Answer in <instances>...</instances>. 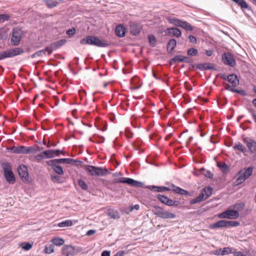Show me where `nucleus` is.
Returning a JSON list of instances; mask_svg holds the SVG:
<instances>
[{
    "label": "nucleus",
    "mask_w": 256,
    "mask_h": 256,
    "mask_svg": "<svg viewBox=\"0 0 256 256\" xmlns=\"http://www.w3.org/2000/svg\"><path fill=\"white\" fill-rule=\"evenodd\" d=\"M81 44L94 45L98 47L106 48L110 46V44L106 40H102L97 36H88L80 40Z\"/></svg>",
    "instance_id": "obj_1"
},
{
    "label": "nucleus",
    "mask_w": 256,
    "mask_h": 256,
    "mask_svg": "<svg viewBox=\"0 0 256 256\" xmlns=\"http://www.w3.org/2000/svg\"><path fill=\"white\" fill-rule=\"evenodd\" d=\"M1 166L4 171V175L6 182L13 184L16 182L15 176L12 170V166L8 162H1Z\"/></svg>",
    "instance_id": "obj_2"
},
{
    "label": "nucleus",
    "mask_w": 256,
    "mask_h": 256,
    "mask_svg": "<svg viewBox=\"0 0 256 256\" xmlns=\"http://www.w3.org/2000/svg\"><path fill=\"white\" fill-rule=\"evenodd\" d=\"M64 152L60 150H48L34 156V158L38 162L42 159L50 158L55 156H58L60 154H64Z\"/></svg>",
    "instance_id": "obj_3"
},
{
    "label": "nucleus",
    "mask_w": 256,
    "mask_h": 256,
    "mask_svg": "<svg viewBox=\"0 0 256 256\" xmlns=\"http://www.w3.org/2000/svg\"><path fill=\"white\" fill-rule=\"evenodd\" d=\"M84 166L86 170L92 176H104L108 174L106 168L90 165H84Z\"/></svg>",
    "instance_id": "obj_4"
},
{
    "label": "nucleus",
    "mask_w": 256,
    "mask_h": 256,
    "mask_svg": "<svg viewBox=\"0 0 256 256\" xmlns=\"http://www.w3.org/2000/svg\"><path fill=\"white\" fill-rule=\"evenodd\" d=\"M152 212L157 216L164 219L174 218L176 217L175 214L170 212L157 206H154Z\"/></svg>",
    "instance_id": "obj_5"
},
{
    "label": "nucleus",
    "mask_w": 256,
    "mask_h": 256,
    "mask_svg": "<svg viewBox=\"0 0 256 256\" xmlns=\"http://www.w3.org/2000/svg\"><path fill=\"white\" fill-rule=\"evenodd\" d=\"M24 52L23 49L20 48H16L2 51L0 52V60L20 54L24 53Z\"/></svg>",
    "instance_id": "obj_6"
},
{
    "label": "nucleus",
    "mask_w": 256,
    "mask_h": 256,
    "mask_svg": "<svg viewBox=\"0 0 256 256\" xmlns=\"http://www.w3.org/2000/svg\"><path fill=\"white\" fill-rule=\"evenodd\" d=\"M18 176L21 180L26 184L31 182V178L29 176L28 167L24 164H20L17 168Z\"/></svg>",
    "instance_id": "obj_7"
},
{
    "label": "nucleus",
    "mask_w": 256,
    "mask_h": 256,
    "mask_svg": "<svg viewBox=\"0 0 256 256\" xmlns=\"http://www.w3.org/2000/svg\"><path fill=\"white\" fill-rule=\"evenodd\" d=\"M112 183L127 184L130 186L137 188H142L144 186L143 183L142 182L136 180L131 178L124 177L120 178H116L113 180Z\"/></svg>",
    "instance_id": "obj_8"
},
{
    "label": "nucleus",
    "mask_w": 256,
    "mask_h": 256,
    "mask_svg": "<svg viewBox=\"0 0 256 256\" xmlns=\"http://www.w3.org/2000/svg\"><path fill=\"white\" fill-rule=\"evenodd\" d=\"M168 20L170 24L176 26L181 27L186 30L192 31L194 30L193 27L186 21H182L174 18H170Z\"/></svg>",
    "instance_id": "obj_9"
},
{
    "label": "nucleus",
    "mask_w": 256,
    "mask_h": 256,
    "mask_svg": "<svg viewBox=\"0 0 256 256\" xmlns=\"http://www.w3.org/2000/svg\"><path fill=\"white\" fill-rule=\"evenodd\" d=\"M22 32L20 28H14L11 38L12 44L14 46L19 45L22 40Z\"/></svg>",
    "instance_id": "obj_10"
},
{
    "label": "nucleus",
    "mask_w": 256,
    "mask_h": 256,
    "mask_svg": "<svg viewBox=\"0 0 256 256\" xmlns=\"http://www.w3.org/2000/svg\"><path fill=\"white\" fill-rule=\"evenodd\" d=\"M76 162L81 164V163H82V162L77 160H74L72 158H62L52 160H50L49 161H47L46 162L47 164H51L52 163H56V164H62V163H66L67 164H75Z\"/></svg>",
    "instance_id": "obj_11"
},
{
    "label": "nucleus",
    "mask_w": 256,
    "mask_h": 256,
    "mask_svg": "<svg viewBox=\"0 0 256 256\" xmlns=\"http://www.w3.org/2000/svg\"><path fill=\"white\" fill-rule=\"evenodd\" d=\"M222 60L224 64L231 67H234L236 64V60L233 56L229 52L224 53L222 55Z\"/></svg>",
    "instance_id": "obj_12"
},
{
    "label": "nucleus",
    "mask_w": 256,
    "mask_h": 256,
    "mask_svg": "<svg viewBox=\"0 0 256 256\" xmlns=\"http://www.w3.org/2000/svg\"><path fill=\"white\" fill-rule=\"evenodd\" d=\"M74 248L70 245L64 246L62 249V256H74Z\"/></svg>",
    "instance_id": "obj_13"
},
{
    "label": "nucleus",
    "mask_w": 256,
    "mask_h": 256,
    "mask_svg": "<svg viewBox=\"0 0 256 256\" xmlns=\"http://www.w3.org/2000/svg\"><path fill=\"white\" fill-rule=\"evenodd\" d=\"M196 67L201 70H216V68L214 64L212 63L200 64H196Z\"/></svg>",
    "instance_id": "obj_14"
},
{
    "label": "nucleus",
    "mask_w": 256,
    "mask_h": 256,
    "mask_svg": "<svg viewBox=\"0 0 256 256\" xmlns=\"http://www.w3.org/2000/svg\"><path fill=\"white\" fill-rule=\"evenodd\" d=\"M244 142L246 144V146L252 153L256 154V142L252 140H244Z\"/></svg>",
    "instance_id": "obj_15"
},
{
    "label": "nucleus",
    "mask_w": 256,
    "mask_h": 256,
    "mask_svg": "<svg viewBox=\"0 0 256 256\" xmlns=\"http://www.w3.org/2000/svg\"><path fill=\"white\" fill-rule=\"evenodd\" d=\"M227 80L232 84L234 87H236L239 84V80L236 74H230L226 77Z\"/></svg>",
    "instance_id": "obj_16"
},
{
    "label": "nucleus",
    "mask_w": 256,
    "mask_h": 256,
    "mask_svg": "<svg viewBox=\"0 0 256 256\" xmlns=\"http://www.w3.org/2000/svg\"><path fill=\"white\" fill-rule=\"evenodd\" d=\"M130 32L132 35L136 36L140 34L141 30V26L134 22H132L130 24Z\"/></svg>",
    "instance_id": "obj_17"
},
{
    "label": "nucleus",
    "mask_w": 256,
    "mask_h": 256,
    "mask_svg": "<svg viewBox=\"0 0 256 256\" xmlns=\"http://www.w3.org/2000/svg\"><path fill=\"white\" fill-rule=\"evenodd\" d=\"M66 42V40L65 39H62L60 40L56 41L52 43L50 46H49L50 50H56L62 46H64Z\"/></svg>",
    "instance_id": "obj_18"
},
{
    "label": "nucleus",
    "mask_w": 256,
    "mask_h": 256,
    "mask_svg": "<svg viewBox=\"0 0 256 256\" xmlns=\"http://www.w3.org/2000/svg\"><path fill=\"white\" fill-rule=\"evenodd\" d=\"M252 170L253 167L250 166L247 168L244 169L240 171L238 173V174H241L243 178H244L246 180H247L252 174Z\"/></svg>",
    "instance_id": "obj_19"
},
{
    "label": "nucleus",
    "mask_w": 256,
    "mask_h": 256,
    "mask_svg": "<svg viewBox=\"0 0 256 256\" xmlns=\"http://www.w3.org/2000/svg\"><path fill=\"white\" fill-rule=\"evenodd\" d=\"M12 152L14 154H26V146H14L12 147Z\"/></svg>",
    "instance_id": "obj_20"
},
{
    "label": "nucleus",
    "mask_w": 256,
    "mask_h": 256,
    "mask_svg": "<svg viewBox=\"0 0 256 256\" xmlns=\"http://www.w3.org/2000/svg\"><path fill=\"white\" fill-rule=\"evenodd\" d=\"M167 32L170 36H176L177 38L180 37L182 35L181 31L176 28H172L167 29Z\"/></svg>",
    "instance_id": "obj_21"
},
{
    "label": "nucleus",
    "mask_w": 256,
    "mask_h": 256,
    "mask_svg": "<svg viewBox=\"0 0 256 256\" xmlns=\"http://www.w3.org/2000/svg\"><path fill=\"white\" fill-rule=\"evenodd\" d=\"M126 28L122 25L116 26L115 30L116 34L120 38L124 36L126 34Z\"/></svg>",
    "instance_id": "obj_22"
},
{
    "label": "nucleus",
    "mask_w": 256,
    "mask_h": 256,
    "mask_svg": "<svg viewBox=\"0 0 256 256\" xmlns=\"http://www.w3.org/2000/svg\"><path fill=\"white\" fill-rule=\"evenodd\" d=\"M210 228H227V224L226 220H221L217 222L216 223H214L210 226Z\"/></svg>",
    "instance_id": "obj_23"
},
{
    "label": "nucleus",
    "mask_w": 256,
    "mask_h": 256,
    "mask_svg": "<svg viewBox=\"0 0 256 256\" xmlns=\"http://www.w3.org/2000/svg\"><path fill=\"white\" fill-rule=\"evenodd\" d=\"M148 188L152 191L156 192H164V191H168L170 190V188L164 186H150L148 187Z\"/></svg>",
    "instance_id": "obj_24"
},
{
    "label": "nucleus",
    "mask_w": 256,
    "mask_h": 256,
    "mask_svg": "<svg viewBox=\"0 0 256 256\" xmlns=\"http://www.w3.org/2000/svg\"><path fill=\"white\" fill-rule=\"evenodd\" d=\"M206 199H207V198L206 197L204 194L203 191L202 190L198 196L190 201V204H195L198 202H202Z\"/></svg>",
    "instance_id": "obj_25"
},
{
    "label": "nucleus",
    "mask_w": 256,
    "mask_h": 256,
    "mask_svg": "<svg viewBox=\"0 0 256 256\" xmlns=\"http://www.w3.org/2000/svg\"><path fill=\"white\" fill-rule=\"evenodd\" d=\"M107 214L112 218L118 219L120 218V214L118 210L109 209L106 212Z\"/></svg>",
    "instance_id": "obj_26"
},
{
    "label": "nucleus",
    "mask_w": 256,
    "mask_h": 256,
    "mask_svg": "<svg viewBox=\"0 0 256 256\" xmlns=\"http://www.w3.org/2000/svg\"><path fill=\"white\" fill-rule=\"evenodd\" d=\"M43 150L42 148L38 146H26V154H35L37 152H40Z\"/></svg>",
    "instance_id": "obj_27"
},
{
    "label": "nucleus",
    "mask_w": 256,
    "mask_h": 256,
    "mask_svg": "<svg viewBox=\"0 0 256 256\" xmlns=\"http://www.w3.org/2000/svg\"><path fill=\"white\" fill-rule=\"evenodd\" d=\"M52 166L54 171L59 175H62L64 174L62 168L56 163H52L51 164H48Z\"/></svg>",
    "instance_id": "obj_28"
},
{
    "label": "nucleus",
    "mask_w": 256,
    "mask_h": 256,
    "mask_svg": "<svg viewBox=\"0 0 256 256\" xmlns=\"http://www.w3.org/2000/svg\"><path fill=\"white\" fill-rule=\"evenodd\" d=\"M176 45V41L175 39H171L167 44V50L169 52H172Z\"/></svg>",
    "instance_id": "obj_29"
},
{
    "label": "nucleus",
    "mask_w": 256,
    "mask_h": 256,
    "mask_svg": "<svg viewBox=\"0 0 256 256\" xmlns=\"http://www.w3.org/2000/svg\"><path fill=\"white\" fill-rule=\"evenodd\" d=\"M226 210L229 219H234L239 216L238 212L236 210Z\"/></svg>",
    "instance_id": "obj_30"
},
{
    "label": "nucleus",
    "mask_w": 256,
    "mask_h": 256,
    "mask_svg": "<svg viewBox=\"0 0 256 256\" xmlns=\"http://www.w3.org/2000/svg\"><path fill=\"white\" fill-rule=\"evenodd\" d=\"M44 2L46 4L47 6L50 8L56 7L59 4L58 0H46Z\"/></svg>",
    "instance_id": "obj_31"
},
{
    "label": "nucleus",
    "mask_w": 256,
    "mask_h": 256,
    "mask_svg": "<svg viewBox=\"0 0 256 256\" xmlns=\"http://www.w3.org/2000/svg\"><path fill=\"white\" fill-rule=\"evenodd\" d=\"M234 150H238L244 154H245L247 152L246 147L240 142L236 144L234 146Z\"/></svg>",
    "instance_id": "obj_32"
},
{
    "label": "nucleus",
    "mask_w": 256,
    "mask_h": 256,
    "mask_svg": "<svg viewBox=\"0 0 256 256\" xmlns=\"http://www.w3.org/2000/svg\"><path fill=\"white\" fill-rule=\"evenodd\" d=\"M46 52H48V54L50 55L52 53V50H50L49 46L45 48L36 52L38 56L46 55Z\"/></svg>",
    "instance_id": "obj_33"
},
{
    "label": "nucleus",
    "mask_w": 256,
    "mask_h": 256,
    "mask_svg": "<svg viewBox=\"0 0 256 256\" xmlns=\"http://www.w3.org/2000/svg\"><path fill=\"white\" fill-rule=\"evenodd\" d=\"M183 56L182 55H178L175 56L174 58H172L170 61V64H173L174 63L178 62H183Z\"/></svg>",
    "instance_id": "obj_34"
},
{
    "label": "nucleus",
    "mask_w": 256,
    "mask_h": 256,
    "mask_svg": "<svg viewBox=\"0 0 256 256\" xmlns=\"http://www.w3.org/2000/svg\"><path fill=\"white\" fill-rule=\"evenodd\" d=\"M52 242L54 245L56 246H60L64 242V240L62 238H54L52 240Z\"/></svg>",
    "instance_id": "obj_35"
},
{
    "label": "nucleus",
    "mask_w": 256,
    "mask_h": 256,
    "mask_svg": "<svg viewBox=\"0 0 256 256\" xmlns=\"http://www.w3.org/2000/svg\"><path fill=\"white\" fill-rule=\"evenodd\" d=\"M204 194L206 197L208 198L212 194L213 191V188L210 186L206 187L202 190Z\"/></svg>",
    "instance_id": "obj_36"
},
{
    "label": "nucleus",
    "mask_w": 256,
    "mask_h": 256,
    "mask_svg": "<svg viewBox=\"0 0 256 256\" xmlns=\"http://www.w3.org/2000/svg\"><path fill=\"white\" fill-rule=\"evenodd\" d=\"M72 225V220H68L62 222L58 223V226L59 227H66L70 226Z\"/></svg>",
    "instance_id": "obj_37"
},
{
    "label": "nucleus",
    "mask_w": 256,
    "mask_h": 256,
    "mask_svg": "<svg viewBox=\"0 0 256 256\" xmlns=\"http://www.w3.org/2000/svg\"><path fill=\"white\" fill-rule=\"evenodd\" d=\"M236 4L240 6L242 9H248V5L244 0H240Z\"/></svg>",
    "instance_id": "obj_38"
},
{
    "label": "nucleus",
    "mask_w": 256,
    "mask_h": 256,
    "mask_svg": "<svg viewBox=\"0 0 256 256\" xmlns=\"http://www.w3.org/2000/svg\"><path fill=\"white\" fill-rule=\"evenodd\" d=\"M227 228L239 226L240 222L236 221L226 220Z\"/></svg>",
    "instance_id": "obj_39"
},
{
    "label": "nucleus",
    "mask_w": 256,
    "mask_h": 256,
    "mask_svg": "<svg viewBox=\"0 0 256 256\" xmlns=\"http://www.w3.org/2000/svg\"><path fill=\"white\" fill-rule=\"evenodd\" d=\"M158 199L162 204H166L168 198L165 196L160 194L157 196Z\"/></svg>",
    "instance_id": "obj_40"
},
{
    "label": "nucleus",
    "mask_w": 256,
    "mask_h": 256,
    "mask_svg": "<svg viewBox=\"0 0 256 256\" xmlns=\"http://www.w3.org/2000/svg\"><path fill=\"white\" fill-rule=\"evenodd\" d=\"M20 246H22V248L25 250H28L32 248V243L23 242L21 244Z\"/></svg>",
    "instance_id": "obj_41"
},
{
    "label": "nucleus",
    "mask_w": 256,
    "mask_h": 256,
    "mask_svg": "<svg viewBox=\"0 0 256 256\" xmlns=\"http://www.w3.org/2000/svg\"><path fill=\"white\" fill-rule=\"evenodd\" d=\"M78 184L79 186L84 190H86L88 188V184L83 180H78Z\"/></svg>",
    "instance_id": "obj_42"
},
{
    "label": "nucleus",
    "mask_w": 256,
    "mask_h": 256,
    "mask_svg": "<svg viewBox=\"0 0 256 256\" xmlns=\"http://www.w3.org/2000/svg\"><path fill=\"white\" fill-rule=\"evenodd\" d=\"M187 53L188 56H194L198 54V51L196 48H190L188 50Z\"/></svg>",
    "instance_id": "obj_43"
},
{
    "label": "nucleus",
    "mask_w": 256,
    "mask_h": 256,
    "mask_svg": "<svg viewBox=\"0 0 256 256\" xmlns=\"http://www.w3.org/2000/svg\"><path fill=\"white\" fill-rule=\"evenodd\" d=\"M218 168L222 171L225 172L228 168L227 164L224 162H218L217 164Z\"/></svg>",
    "instance_id": "obj_44"
},
{
    "label": "nucleus",
    "mask_w": 256,
    "mask_h": 256,
    "mask_svg": "<svg viewBox=\"0 0 256 256\" xmlns=\"http://www.w3.org/2000/svg\"><path fill=\"white\" fill-rule=\"evenodd\" d=\"M230 253H233L232 251V248L229 247H226L222 250L221 255L224 256Z\"/></svg>",
    "instance_id": "obj_45"
},
{
    "label": "nucleus",
    "mask_w": 256,
    "mask_h": 256,
    "mask_svg": "<svg viewBox=\"0 0 256 256\" xmlns=\"http://www.w3.org/2000/svg\"><path fill=\"white\" fill-rule=\"evenodd\" d=\"M148 40L150 44L152 46L154 47L155 46L156 44V38L155 36L153 35H150L148 36Z\"/></svg>",
    "instance_id": "obj_46"
},
{
    "label": "nucleus",
    "mask_w": 256,
    "mask_h": 256,
    "mask_svg": "<svg viewBox=\"0 0 256 256\" xmlns=\"http://www.w3.org/2000/svg\"><path fill=\"white\" fill-rule=\"evenodd\" d=\"M46 254H50L54 252V246L52 244L46 246L44 249Z\"/></svg>",
    "instance_id": "obj_47"
},
{
    "label": "nucleus",
    "mask_w": 256,
    "mask_h": 256,
    "mask_svg": "<svg viewBox=\"0 0 256 256\" xmlns=\"http://www.w3.org/2000/svg\"><path fill=\"white\" fill-rule=\"evenodd\" d=\"M244 207V203L237 204L234 206V208H236V210L238 212L242 210Z\"/></svg>",
    "instance_id": "obj_48"
},
{
    "label": "nucleus",
    "mask_w": 256,
    "mask_h": 256,
    "mask_svg": "<svg viewBox=\"0 0 256 256\" xmlns=\"http://www.w3.org/2000/svg\"><path fill=\"white\" fill-rule=\"evenodd\" d=\"M50 178H51V180L54 182H60L61 178L58 176L51 174Z\"/></svg>",
    "instance_id": "obj_49"
},
{
    "label": "nucleus",
    "mask_w": 256,
    "mask_h": 256,
    "mask_svg": "<svg viewBox=\"0 0 256 256\" xmlns=\"http://www.w3.org/2000/svg\"><path fill=\"white\" fill-rule=\"evenodd\" d=\"M9 16L6 14H0V22H4L9 19Z\"/></svg>",
    "instance_id": "obj_50"
},
{
    "label": "nucleus",
    "mask_w": 256,
    "mask_h": 256,
    "mask_svg": "<svg viewBox=\"0 0 256 256\" xmlns=\"http://www.w3.org/2000/svg\"><path fill=\"white\" fill-rule=\"evenodd\" d=\"M246 180L243 178L241 174H239V176L236 180V182L237 184H240L244 182Z\"/></svg>",
    "instance_id": "obj_51"
},
{
    "label": "nucleus",
    "mask_w": 256,
    "mask_h": 256,
    "mask_svg": "<svg viewBox=\"0 0 256 256\" xmlns=\"http://www.w3.org/2000/svg\"><path fill=\"white\" fill-rule=\"evenodd\" d=\"M218 218H228L227 210H226L218 215Z\"/></svg>",
    "instance_id": "obj_52"
},
{
    "label": "nucleus",
    "mask_w": 256,
    "mask_h": 256,
    "mask_svg": "<svg viewBox=\"0 0 256 256\" xmlns=\"http://www.w3.org/2000/svg\"><path fill=\"white\" fill-rule=\"evenodd\" d=\"M172 186L173 188V191L174 192L176 193L180 194V190L182 188L176 186L174 184H172Z\"/></svg>",
    "instance_id": "obj_53"
},
{
    "label": "nucleus",
    "mask_w": 256,
    "mask_h": 256,
    "mask_svg": "<svg viewBox=\"0 0 256 256\" xmlns=\"http://www.w3.org/2000/svg\"><path fill=\"white\" fill-rule=\"evenodd\" d=\"M76 30L74 28H72L71 29L68 30L66 32V34L69 36H73L76 34Z\"/></svg>",
    "instance_id": "obj_54"
},
{
    "label": "nucleus",
    "mask_w": 256,
    "mask_h": 256,
    "mask_svg": "<svg viewBox=\"0 0 256 256\" xmlns=\"http://www.w3.org/2000/svg\"><path fill=\"white\" fill-rule=\"evenodd\" d=\"M126 136L128 138H132L133 136V133L132 132L128 129L126 128L125 131Z\"/></svg>",
    "instance_id": "obj_55"
},
{
    "label": "nucleus",
    "mask_w": 256,
    "mask_h": 256,
    "mask_svg": "<svg viewBox=\"0 0 256 256\" xmlns=\"http://www.w3.org/2000/svg\"><path fill=\"white\" fill-rule=\"evenodd\" d=\"M204 175L206 177L212 178H213V174L211 172L210 170H207L206 173L204 174Z\"/></svg>",
    "instance_id": "obj_56"
},
{
    "label": "nucleus",
    "mask_w": 256,
    "mask_h": 256,
    "mask_svg": "<svg viewBox=\"0 0 256 256\" xmlns=\"http://www.w3.org/2000/svg\"><path fill=\"white\" fill-rule=\"evenodd\" d=\"M234 92H236L238 94H240L244 96H246V92L244 90H238L234 89V90H233Z\"/></svg>",
    "instance_id": "obj_57"
},
{
    "label": "nucleus",
    "mask_w": 256,
    "mask_h": 256,
    "mask_svg": "<svg viewBox=\"0 0 256 256\" xmlns=\"http://www.w3.org/2000/svg\"><path fill=\"white\" fill-rule=\"evenodd\" d=\"M224 84L225 88L226 90H228L230 91L233 92V90H234V89L233 88H232L230 84H226V83H225Z\"/></svg>",
    "instance_id": "obj_58"
},
{
    "label": "nucleus",
    "mask_w": 256,
    "mask_h": 256,
    "mask_svg": "<svg viewBox=\"0 0 256 256\" xmlns=\"http://www.w3.org/2000/svg\"><path fill=\"white\" fill-rule=\"evenodd\" d=\"M189 39L191 42L192 43H196V38L192 35H190L189 36Z\"/></svg>",
    "instance_id": "obj_59"
},
{
    "label": "nucleus",
    "mask_w": 256,
    "mask_h": 256,
    "mask_svg": "<svg viewBox=\"0 0 256 256\" xmlns=\"http://www.w3.org/2000/svg\"><path fill=\"white\" fill-rule=\"evenodd\" d=\"M180 194L188 196L190 194V193L188 191L182 188Z\"/></svg>",
    "instance_id": "obj_60"
},
{
    "label": "nucleus",
    "mask_w": 256,
    "mask_h": 256,
    "mask_svg": "<svg viewBox=\"0 0 256 256\" xmlns=\"http://www.w3.org/2000/svg\"><path fill=\"white\" fill-rule=\"evenodd\" d=\"M6 38V36L3 30H0V38L1 40L5 39Z\"/></svg>",
    "instance_id": "obj_61"
},
{
    "label": "nucleus",
    "mask_w": 256,
    "mask_h": 256,
    "mask_svg": "<svg viewBox=\"0 0 256 256\" xmlns=\"http://www.w3.org/2000/svg\"><path fill=\"white\" fill-rule=\"evenodd\" d=\"M221 252H222V249L220 248L214 251L213 252H212V254L214 255L218 256L220 254L221 255Z\"/></svg>",
    "instance_id": "obj_62"
},
{
    "label": "nucleus",
    "mask_w": 256,
    "mask_h": 256,
    "mask_svg": "<svg viewBox=\"0 0 256 256\" xmlns=\"http://www.w3.org/2000/svg\"><path fill=\"white\" fill-rule=\"evenodd\" d=\"M234 256H246L241 252H234Z\"/></svg>",
    "instance_id": "obj_63"
},
{
    "label": "nucleus",
    "mask_w": 256,
    "mask_h": 256,
    "mask_svg": "<svg viewBox=\"0 0 256 256\" xmlns=\"http://www.w3.org/2000/svg\"><path fill=\"white\" fill-rule=\"evenodd\" d=\"M96 232V231L94 230H88L86 232V235L88 236H92Z\"/></svg>",
    "instance_id": "obj_64"
}]
</instances>
